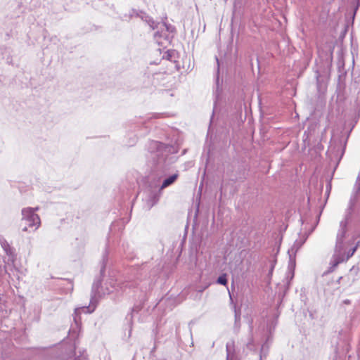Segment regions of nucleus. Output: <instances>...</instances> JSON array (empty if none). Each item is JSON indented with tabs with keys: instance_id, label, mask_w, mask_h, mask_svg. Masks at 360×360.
I'll list each match as a JSON object with an SVG mask.
<instances>
[{
	"instance_id": "24",
	"label": "nucleus",
	"mask_w": 360,
	"mask_h": 360,
	"mask_svg": "<svg viewBox=\"0 0 360 360\" xmlns=\"http://www.w3.org/2000/svg\"><path fill=\"white\" fill-rule=\"evenodd\" d=\"M332 148H333V144L331 143L330 146V149L332 150Z\"/></svg>"
},
{
	"instance_id": "23",
	"label": "nucleus",
	"mask_w": 360,
	"mask_h": 360,
	"mask_svg": "<svg viewBox=\"0 0 360 360\" xmlns=\"http://www.w3.org/2000/svg\"><path fill=\"white\" fill-rule=\"evenodd\" d=\"M216 60H217V65L219 66V60L217 58H216Z\"/></svg>"
},
{
	"instance_id": "4",
	"label": "nucleus",
	"mask_w": 360,
	"mask_h": 360,
	"mask_svg": "<svg viewBox=\"0 0 360 360\" xmlns=\"http://www.w3.org/2000/svg\"><path fill=\"white\" fill-rule=\"evenodd\" d=\"M0 245L5 253L8 256V261L14 264L16 259L15 250L10 246L8 241L2 236H0Z\"/></svg>"
},
{
	"instance_id": "11",
	"label": "nucleus",
	"mask_w": 360,
	"mask_h": 360,
	"mask_svg": "<svg viewBox=\"0 0 360 360\" xmlns=\"http://www.w3.org/2000/svg\"><path fill=\"white\" fill-rule=\"evenodd\" d=\"M92 300H93V298L91 300V305L89 307H84L81 309H76L75 311V315H77L78 313H79L80 310H82V311L88 310V312H89V313L94 311L95 307H92Z\"/></svg>"
},
{
	"instance_id": "2",
	"label": "nucleus",
	"mask_w": 360,
	"mask_h": 360,
	"mask_svg": "<svg viewBox=\"0 0 360 360\" xmlns=\"http://www.w3.org/2000/svg\"><path fill=\"white\" fill-rule=\"evenodd\" d=\"M22 220L20 227L22 231H34L40 225V219L38 214L31 207L22 210Z\"/></svg>"
},
{
	"instance_id": "27",
	"label": "nucleus",
	"mask_w": 360,
	"mask_h": 360,
	"mask_svg": "<svg viewBox=\"0 0 360 360\" xmlns=\"http://www.w3.org/2000/svg\"><path fill=\"white\" fill-rule=\"evenodd\" d=\"M317 83L319 84V77H317Z\"/></svg>"
},
{
	"instance_id": "7",
	"label": "nucleus",
	"mask_w": 360,
	"mask_h": 360,
	"mask_svg": "<svg viewBox=\"0 0 360 360\" xmlns=\"http://www.w3.org/2000/svg\"><path fill=\"white\" fill-rule=\"evenodd\" d=\"M226 360H239L235 349V342L231 340L226 343Z\"/></svg>"
},
{
	"instance_id": "16",
	"label": "nucleus",
	"mask_w": 360,
	"mask_h": 360,
	"mask_svg": "<svg viewBox=\"0 0 360 360\" xmlns=\"http://www.w3.org/2000/svg\"><path fill=\"white\" fill-rule=\"evenodd\" d=\"M162 25H163L164 27H166V29H167V31H169V32H172L174 31V28L173 27H172V26H168V25H167L165 23L162 24Z\"/></svg>"
},
{
	"instance_id": "19",
	"label": "nucleus",
	"mask_w": 360,
	"mask_h": 360,
	"mask_svg": "<svg viewBox=\"0 0 360 360\" xmlns=\"http://www.w3.org/2000/svg\"><path fill=\"white\" fill-rule=\"evenodd\" d=\"M235 318H236V321H237L238 320L240 319V314H238V313L236 312V310H235Z\"/></svg>"
},
{
	"instance_id": "28",
	"label": "nucleus",
	"mask_w": 360,
	"mask_h": 360,
	"mask_svg": "<svg viewBox=\"0 0 360 360\" xmlns=\"http://www.w3.org/2000/svg\"><path fill=\"white\" fill-rule=\"evenodd\" d=\"M359 236H360V234H359Z\"/></svg>"
},
{
	"instance_id": "14",
	"label": "nucleus",
	"mask_w": 360,
	"mask_h": 360,
	"mask_svg": "<svg viewBox=\"0 0 360 360\" xmlns=\"http://www.w3.org/2000/svg\"><path fill=\"white\" fill-rule=\"evenodd\" d=\"M101 283L100 281L94 282L92 286V292H96V290H98L99 285Z\"/></svg>"
},
{
	"instance_id": "17",
	"label": "nucleus",
	"mask_w": 360,
	"mask_h": 360,
	"mask_svg": "<svg viewBox=\"0 0 360 360\" xmlns=\"http://www.w3.org/2000/svg\"><path fill=\"white\" fill-rule=\"evenodd\" d=\"M164 160L165 159L163 157L159 158L157 163L158 166L160 167L162 162H164Z\"/></svg>"
},
{
	"instance_id": "15",
	"label": "nucleus",
	"mask_w": 360,
	"mask_h": 360,
	"mask_svg": "<svg viewBox=\"0 0 360 360\" xmlns=\"http://www.w3.org/2000/svg\"><path fill=\"white\" fill-rule=\"evenodd\" d=\"M266 354L264 351V346H262L261 349V352L259 353V360H262L263 358L266 357Z\"/></svg>"
},
{
	"instance_id": "18",
	"label": "nucleus",
	"mask_w": 360,
	"mask_h": 360,
	"mask_svg": "<svg viewBox=\"0 0 360 360\" xmlns=\"http://www.w3.org/2000/svg\"><path fill=\"white\" fill-rule=\"evenodd\" d=\"M356 250V247H354L352 250H351V253L348 255V257H351L354 255Z\"/></svg>"
},
{
	"instance_id": "13",
	"label": "nucleus",
	"mask_w": 360,
	"mask_h": 360,
	"mask_svg": "<svg viewBox=\"0 0 360 360\" xmlns=\"http://www.w3.org/2000/svg\"><path fill=\"white\" fill-rule=\"evenodd\" d=\"M152 145L153 146V147H155L158 148L157 153L155 155V156L159 157L160 155V148H162V144L161 143L154 141L152 143Z\"/></svg>"
},
{
	"instance_id": "12",
	"label": "nucleus",
	"mask_w": 360,
	"mask_h": 360,
	"mask_svg": "<svg viewBox=\"0 0 360 360\" xmlns=\"http://www.w3.org/2000/svg\"><path fill=\"white\" fill-rule=\"evenodd\" d=\"M217 283L219 284H221V285H226L227 284V278H226V275L224 274H222L221 275L218 279H217Z\"/></svg>"
},
{
	"instance_id": "1",
	"label": "nucleus",
	"mask_w": 360,
	"mask_h": 360,
	"mask_svg": "<svg viewBox=\"0 0 360 360\" xmlns=\"http://www.w3.org/2000/svg\"><path fill=\"white\" fill-rule=\"evenodd\" d=\"M355 203L356 198H351L348 204V207L347 208L345 212V219L342 220L340 223V229L338 230L336 238L335 254L333 257V263L334 266H337L343 260V255L345 250L344 239L345 237V234L347 233L348 220L352 214Z\"/></svg>"
},
{
	"instance_id": "3",
	"label": "nucleus",
	"mask_w": 360,
	"mask_h": 360,
	"mask_svg": "<svg viewBox=\"0 0 360 360\" xmlns=\"http://www.w3.org/2000/svg\"><path fill=\"white\" fill-rule=\"evenodd\" d=\"M160 193H158L152 190H148L146 192L144 198L145 208L150 210L159 201Z\"/></svg>"
},
{
	"instance_id": "8",
	"label": "nucleus",
	"mask_w": 360,
	"mask_h": 360,
	"mask_svg": "<svg viewBox=\"0 0 360 360\" xmlns=\"http://www.w3.org/2000/svg\"><path fill=\"white\" fill-rule=\"evenodd\" d=\"M178 177H179V174L175 173V174L165 178L162 181V184L159 186L158 192L161 193V191L162 190H164L165 188H166L169 187V186H171L172 184H173L176 181Z\"/></svg>"
},
{
	"instance_id": "20",
	"label": "nucleus",
	"mask_w": 360,
	"mask_h": 360,
	"mask_svg": "<svg viewBox=\"0 0 360 360\" xmlns=\"http://www.w3.org/2000/svg\"><path fill=\"white\" fill-rule=\"evenodd\" d=\"M159 32H156L155 34H154V37L156 38L158 36H159Z\"/></svg>"
},
{
	"instance_id": "26",
	"label": "nucleus",
	"mask_w": 360,
	"mask_h": 360,
	"mask_svg": "<svg viewBox=\"0 0 360 360\" xmlns=\"http://www.w3.org/2000/svg\"><path fill=\"white\" fill-rule=\"evenodd\" d=\"M229 296H230V299L232 300V296L230 292H229Z\"/></svg>"
},
{
	"instance_id": "25",
	"label": "nucleus",
	"mask_w": 360,
	"mask_h": 360,
	"mask_svg": "<svg viewBox=\"0 0 360 360\" xmlns=\"http://www.w3.org/2000/svg\"><path fill=\"white\" fill-rule=\"evenodd\" d=\"M162 177V176H159V179H158V181H160V179H161Z\"/></svg>"
},
{
	"instance_id": "10",
	"label": "nucleus",
	"mask_w": 360,
	"mask_h": 360,
	"mask_svg": "<svg viewBox=\"0 0 360 360\" xmlns=\"http://www.w3.org/2000/svg\"><path fill=\"white\" fill-rule=\"evenodd\" d=\"M109 251L108 248H105V252L103 255L102 259V263H101V274L103 275L105 269L106 263L108 261V255Z\"/></svg>"
},
{
	"instance_id": "9",
	"label": "nucleus",
	"mask_w": 360,
	"mask_h": 360,
	"mask_svg": "<svg viewBox=\"0 0 360 360\" xmlns=\"http://www.w3.org/2000/svg\"><path fill=\"white\" fill-rule=\"evenodd\" d=\"M249 329H250V337L248 340V342H246V348L250 351H255L256 349V346L254 343L253 338H252V322L250 321L249 325Z\"/></svg>"
},
{
	"instance_id": "6",
	"label": "nucleus",
	"mask_w": 360,
	"mask_h": 360,
	"mask_svg": "<svg viewBox=\"0 0 360 360\" xmlns=\"http://www.w3.org/2000/svg\"><path fill=\"white\" fill-rule=\"evenodd\" d=\"M304 240H296L295 241L291 249L288 250V254L290 257V264L289 268H293L295 266V259L292 258V255H295L296 252L299 250V249L302 247Z\"/></svg>"
},
{
	"instance_id": "5",
	"label": "nucleus",
	"mask_w": 360,
	"mask_h": 360,
	"mask_svg": "<svg viewBox=\"0 0 360 360\" xmlns=\"http://www.w3.org/2000/svg\"><path fill=\"white\" fill-rule=\"evenodd\" d=\"M110 287L111 288H106V292L107 293H111L113 292L114 290H119L120 289L121 290H124L126 288H131L134 286V283H131V281H126L122 283H117V281H114L113 279L110 278Z\"/></svg>"
},
{
	"instance_id": "22",
	"label": "nucleus",
	"mask_w": 360,
	"mask_h": 360,
	"mask_svg": "<svg viewBox=\"0 0 360 360\" xmlns=\"http://www.w3.org/2000/svg\"><path fill=\"white\" fill-rule=\"evenodd\" d=\"M359 245H360V242H358V243H357V244H356V245L355 247H356V248H357Z\"/></svg>"
},
{
	"instance_id": "21",
	"label": "nucleus",
	"mask_w": 360,
	"mask_h": 360,
	"mask_svg": "<svg viewBox=\"0 0 360 360\" xmlns=\"http://www.w3.org/2000/svg\"><path fill=\"white\" fill-rule=\"evenodd\" d=\"M154 24H155V22L153 21V22H152V24L150 25V27H151L153 30L155 29Z\"/></svg>"
}]
</instances>
